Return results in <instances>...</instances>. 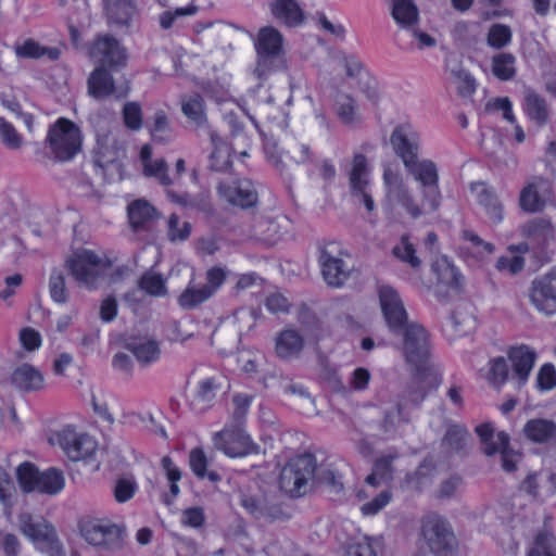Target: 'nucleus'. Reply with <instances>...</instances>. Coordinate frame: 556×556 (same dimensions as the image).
<instances>
[{
    "instance_id": "37998d69",
    "label": "nucleus",
    "mask_w": 556,
    "mask_h": 556,
    "mask_svg": "<svg viewBox=\"0 0 556 556\" xmlns=\"http://www.w3.org/2000/svg\"><path fill=\"white\" fill-rule=\"evenodd\" d=\"M181 111L190 122L198 126L205 125L207 122L204 99L198 93L181 99Z\"/></svg>"
},
{
    "instance_id": "20e7f679",
    "label": "nucleus",
    "mask_w": 556,
    "mask_h": 556,
    "mask_svg": "<svg viewBox=\"0 0 556 556\" xmlns=\"http://www.w3.org/2000/svg\"><path fill=\"white\" fill-rule=\"evenodd\" d=\"M282 42V35L276 28L266 26L260 29L255 41L257 63L254 70L258 79H264L273 71L285 67Z\"/></svg>"
},
{
    "instance_id": "c756f323",
    "label": "nucleus",
    "mask_w": 556,
    "mask_h": 556,
    "mask_svg": "<svg viewBox=\"0 0 556 556\" xmlns=\"http://www.w3.org/2000/svg\"><path fill=\"white\" fill-rule=\"evenodd\" d=\"M522 237L538 247H544L555 239V228L549 219L536 217L520 227Z\"/></svg>"
},
{
    "instance_id": "412c9836",
    "label": "nucleus",
    "mask_w": 556,
    "mask_h": 556,
    "mask_svg": "<svg viewBox=\"0 0 556 556\" xmlns=\"http://www.w3.org/2000/svg\"><path fill=\"white\" fill-rule=\"evenodd\" d=\"M420 136L410 124H402L393 130L390 142L405 167H412L417 161Z\"/></svg>"
},
{
    "instance_id": "69168bd1",
    "label": "nucleus",
    "mask_w": 556,
    "mask_h": 556,
    "mask_svg": "<svg viewBox=\"0 0 556 556\" xmlns=\"http://www.w3.org/2000/svg\"><path fill=\"white\" fill-rule=\"evenodd\" d=\"M150 131L152 138L156 141L164 142L170 139L172 131L168 118L163 111H159L154 114L153 124L150 128Z\"/></svg>"
},
{
    "instance_id": "473e14b6",
    "label": "nucleus",
    "mask_w": 556,
    "mask_h": 556,
    "mask_svg": "<svg viewBox=\"0 0 556 556\" xmlns=\"http://www.w3.org/2000/svg\"><path fill=\"white\" fill-rule=\"evenodd\" d=\"M399 458V452L395 448H389L380 455L374 463L372 471L365 479L366 483L378 486L388 483L393 477V462Z\"/></svg>"
},
{
    "instance_id": "b1692460",
    "label": "nucleus",
    "mask_w": 556,
    "mask_h": 556,
    "mask_svg": "<svg viewBox=\"0 0 556 556\" xmlns=\"http://www.w3.org/2000/svg\"><path fill=\"white\" fill-rule=\"evenodd\" d=\"M106 23L117 28H129L139 16L135 0H113L102 3Z\"/></svg>"
},
{
    "instance_id": "f03ea898",
    "label": "nucleus",
    "mask_w": 556,
    "mask_h": 556,
    "mask_svg": "<svg viewBox=\"0 0 556 556\" xmlns=\"http://www.w3.org/2000/svg\"><path fill=\"white\" fill-rule=\"evenodd\" d=\"M65 267L79 287L97 290L111 262L91 250H79L65 261Z\"/></svg>"
},
{
    "instance_id": "a19ab883",
    "label": "nucleus",
    "mask_w": 556,
    "mask_h": 556,
    "mask_svg": "<svg viewBox=\"0 0 556 556\" xmlns=\"http://www.w3.org/2000/svg\"><path fill=\"white\" fill-rule=\"evenodd\" d=\"M156 210L147 200L139 199L128 205V217L134 228L144 227L156 218Z\"/></svg>"
},
{
    "instance_id": "c03bdc74",
    "label": "nucleus",
    "mask_w": 556,
    "mask_h": 556,
    "mask_svg": "<svg viewBox=\"0 0 556 556\" xmlns=\"http://www.w3.org/2000/svg\"><path fill=\"white\" fill-rule=\"evenodd\" d=\"M123 154V149L119 147L114 138L105 136L102 141L99 140V155L94 164L101 168L109 166H117V160Z\"/></svg>"
},
{
    "instance_id": "2f4dec72",
    "label": "nucleus",
    "mask_w": 556,
    "mask_h": 556,
    "mask_svg": "<svg viewBox=\"0 0 556 556\" xmlns=\"http://www.w3.org/2000/svg\"><path fill=\"white\" fill-rule=\"evenodd\" d=\"M11 383L21 391L34 392L43 388L45 379L37 368L23 364L13 370Z\"/></svg>"
},
{
    "instance_id": "49530a36",
    "label": "nucleus",
    "mask_w": 556,
    "mask_h": 556,
    "mask_svg": "<svg viewBox=\"0 0 556 556\" xmlns=\"http://www.w3.org/2000/svg\"><path fill=\"white\" fill-rule=\"evenodd\" d=\"M469 433L464 426H448L443 439L442 446L450 453H460L468 440Z\"/></svg>"
},
{
    "instance_id": "e2e57ef3",
    "label": "nucleus",
    "mask_w": 556,
    "mask_h": 556,
    "mask_svg": "<svg viewBox=\"0 0 556 556\" xmlns=\"http://www.w3.org/2000/svg\"><path fill=\"white\" fill-rule=\"evenodd\" d=\"M379 547L377 539L363 536L349 545L345 556H377Z\"/></svg>"
},
{
    "instance_id": "0e129e2a",
    "label": "nucleus",
    "mask_w": 556,
    "mask_h": 556,
    "mask_svg": "<svg viewBox=\"0 0 556 556\" xmlns=\"http://www.w3.org/2000/svg\"><path fill=\"white\" fill-rule=\"evenodd\" d=\"M0 139L2 144L10 150H20L24 143L23 136L3 117H0Z\"/></svg>"
},
{
    "instance_id": "79ce46f5",
    "label": "nucleus",
    "mask_w": 556,
    "mask_h": 556,
    "mask_svg": "<svg viewBox=\"0 0 556 556\" xmlns=\"http://www.w3.org/2000/svg\"><path fill=\"white\" fill-rule=\"evenodd\" d=\"M208 135L214 148L210 155V168L215 172H224L230 165L229 149L216 131L210 129Z\"/></svg>"
},
{
    "instance_id": "7ed1b4c3",
    "label": "nucleus",
    "mask_w": 556,
    "mask_h": 556,
    "mask_svg": "<svg viewBox=\"0 0 556 556\" xmlns=\"http://www.w3.org/2000/svg\"><path fill=\"white\" fill-rule=\"evenodd\" d=\"M315 470L316 458L312 454L290 459L280 472V489L291 497L305 495L313 486Z\"/></svg>"
},
{
    "instance_id": "3c124183",
    "label": "nucleus",
    "mask_w": 556,
    "mask_h": 556,
    "mask_svg": "<svg viewBox=\"0 0 556 556\" xmlns=\"http://www.w3.org/2000/svg\"><path fill=\"white\" fill-rule=\"evenodd\" d=\"M432 270L435 273L440 282L457 287L459 285L460 274L457 268L442 256L432 264Z\"/></svg>"
},
{
    "instance_id": "c9c22d12",
    "label": "nucleus",
    "mask_w": 556,
    "mask_h": 556,
    "mask_svg": "<svg viewBox=\"0 0 556 556\" xmlns=\"http://www.w3.org/2000/svg\"><path fill=\"white\" fill-rule=\"evenodd\" d=\"M14 51L20 59H40L47 58L55 61L60 58L61 51L55 47H45L34 39H26L20 45H15Z\"/></svg>"
},
{
    "instance_id": "4d7b16f0",
    "label": "nucleus",
    "mask_w": 556,
    "mask_h": 556,
    "mask_svg": "<svg viewBox=\"0 0 556 556\" xmlns=\"http://www.w3.org/2000/svg\"><path fill=\"white\" fill-rule=\"evenodd\" d=\"M392 253L396 258L413 268H418L421 265L420 258L416 255L415 247L406 235L402 236L400 242L393 247Z\"/></svg>"
},
{
    "instance_id": "052dcab7",
    "label": "nucleus",
    "mask_w": 556,
    "mask_h": 556,
    "mask_svg": "<svg viewBox=\"0 0 556 556\" xmlns=\"http://www.w3.org/2000/svg\"><path fill=\"white\" fill-rule=\"evenodd\" d=\"M161 465L169 482V490L172 495V498L165 496L164 502L167 505H170L174 498L179 494V486L177 482L181 479V472L179 468L173 463L169 456H164L161 460Z\"/></svg>"
},
{
    "instance_id": "5701e85b",
    "label": "nucleus",
    "mask_w": 556,
    "mask_h": 556,
    "mask_svg": "<svg viewBox=\"0 0 556 556\" xmlns=\"http://www.w3.org/2000/svg\"><path fill=\"white\" fill-rule=\"evenodd\" d=\"M508 358L513 367L510 382L514 383L516 389H520L529 379L536 359V353L527 345H519L509 349Z\"/></svg>"
},
{
    "instance_id": "13d9d810",
    "label": "nucleus",
    "mask_w": 556,
    "mask_h": 556,
    "mask_svg": "<svg viewBox=\"0 0 556 556\" xmlns=\"http://www.w3.org/2000/svg\"><path fill=\"white\" fill-rule=\"evenodd\" d=\"M241 505L255 518L274 520L279 518L280 511L277 508H268L264 502L253 496L244 495Z\"/></svg>"
},
{
    "instance_id": "a878e982",
    "label": "nucleus",
    "mask_w": 556,
    "mask_h": 556,
    "mask_svg": "<svg viewBox=\"0 0 556 556\" xmlns=\"http://www.w3.org/2000/svg\"><path fill=\"white\" fill-rule=\"evenodd\" d=\"M470 188L489 219L495 224L501 223L503 220V205L494 189L482 181L471 184Z\"/></svg>"
},
{
    "instance_id": "423d86ee",
    "label": "nucleus",
    "mask_w": 556,
    "mask_h": 556,
    "mask_svg": "<svg viewBox=\"0 0 556 556\" xmlns=\"http://www.w3.org/2000/svg\"><path fill=\"white\" fill-rule=\"evenodd\" d=\"M79 533L90 545L117 552L124 547L125 529L106 519L86 518L79 522Z\"/></svg>"
},
{
    "instance_id": "cd10ccee",
    "label": "nucleus",
    "mask_w": 556,
    "mask_h": 556,
    "mask_svg": "<svg viewBox=\"0 0 556 556\" xmlns=\"http://www.w3.org/2000/svg\"><path fill=\"white\" fill-rule=\"evenodd\" d=\"M219 389L220 384L214 377L200 380L189 400L191 408L195 413L206 412L212 406Z\"/></svg>"
},
{
    "instance_id": "ddd939ff",
    "label": "nucleus",
    "mask_w": 556,
    "mask_h": 556,
    "mask_svg": "<svg viewBox=\"0 0 556 556\" xmlns=\"http://www.w3.org/2000/svg\"><path fill=\"white\" fill-rule=\"evenodd\" d=\"M214 445L229 457H242L258 453L260 446L255 444L243 427L228 426L215 433Z\"/></svg>"
},
{
    "instance_id": "aec40b11",
    "label": "nucleus",
    "mask_w": 556,
    "mask_h": 556,
    "mask_svg": "<svg viewBox=\"0 0 556 556\" xmlns=\"http://www.w3.org/2000/svg\"><path fill=\"white\" fill-rule=\"evenodd\" d=\"M58 442L70 459L77 462L92 456L97 442L87 433H78L66 427L58 432Z\"/></svg>"
},
{
    "instance_id": "f3484780",
    "label": "nucleus",
    "mask_w": 556,
    "mask_h": 556,
    "mask_svg": "<svg viewBox=\"0 0 556 556\" xmlns=\"http://www.w3.org/2000/svg\"><path fill=\"white\" fill-rule=\"evenodd\" d=\"M407 168L422 187L424 204L427 205L431 212L438 210L441 203V192L439 189V174L435 164L430 160H424L419 163L415 161L414 165Z\"/></svg>"
},
{
    "instance_id": "39448f33",
    "label": "nucleus",
    "mask_w": 556,
    "mask_h": 556,
    "mask_svg": "<svg viewBox=\"0 0 556 556\" xmlns=\"http://www.w3.org/2000/svg\"><path fill=\"white\" fill-rule=\"evenodd\" d=\"M18 527L39 552L48 556H65L55 528L45 518H35L28 513H23L18 516Z\"/></svg>"
},
{
    "instance_id": "58836bf2",
    "label": "nucleus",
    "mask_w": 556,
    "mask_h": 556,
    "mask_svg": "<svg viewBox=\"0 0 556 556\" xmlns=\"http://www.w3.org/2000/svg\"><path fill=\"white\" fill-rule=\"evenodd\" d=\"M334 112L338 118L348 126L359 122L356 101L350 94L337 93L334 98Z\"/></svg>"
},
{
    "instance_id": "393cba45",
    "label": "nucleus",
    "mask_w": 556,
    "mask_h": 556,
    "mask_svg": "<svg viewBox=\"0 0 556 556\" xmlns=\"http://www.w3.org/2000/svg\"><path fill=\"white\" fill-rule=\"evenodd\" d=\"M87 85L88 93L97 100H103L109 97L119 99L126 96V92L121 91L115 86L113 76L106 67H96L90 73Z\"/></svg>"
},
{
    "instance_id": "6ab92c4d",
    "label": "nucleus",
    "mask_w": 556,
    "mask_h": 556,
    "mask_svg": "<svg viewBox=\"0 0 556 556\" xmlns=\"http://www.w3.org/2000/svg\"><path fill=\"white\" fill-rule=\"evenodd\" d=\"M552 182L543 176H533L519 194V206L523 212L538 213L544 210L552 195Z\"/></svg>"
},
{
    "instance_id": "f257e3e1",
    "label": "nucleus",
    "mask_w": 556,
    "mask_h": 556,
    "mask_svg": "<svg viewBox=\"0 0 556 556\" xmlns=\"http://www.w3.org/2000/svg\"><path fill=\"white\" fill-rule=\"evenodd\" d=\"M439 383V374L437 375L430 367L416 368V374L399 403L386 413L383 420L386 431L399 422H407L409 418L405 409L408 406L417 407L426 399L428 391Z\"/></svg>"
},
{
    "instance_id": "9d476101",
    "label": "nucleus",
    "mask_w": 556,
    "mask_h": 556,
    "mask_svg": "<svg viewBox=\"0 0 556 556\" xmlns=\"http://www.w3.org/2000/svg\"><path fill=\"white\" fill-rule=\"evenodd\" d=\"M483 445V452L491 456L495 453L501 454L502 467L507 472H513L517 468L520 455L509 447V437L504 431L496 434L490 424H483L476 428Z\"/></svg>"
},
{
    "instance_id": "c85d7f7f",
    "label": "nucleus",
    "mask_w": 556,
    "mask_h": 556,
    "mask_svg": "<svg viewBox=\"0 0 556 556\" xmlns=\"http://www.w3.org/2000/svg\"><path fill=\"white\" fill-rule=\"evenodd\" d=\"M525 437L538 444L556 442V422L548 418H532L523 427Z\"/></svg>"
},
{
    "instance_id": "f8f14e48",
    "label": "nucleus",
    "mask_w": 556,
    "mask_h": 556,
    "mask_svg": "<svg viewBox=\"0 0 556 556\" xmlns=\"http://www.w3.org/2000/svg\"><path fill=\"white\" fill-rule=\"evenodd\" d=\"M90 59L99 64L98 67L119 68L126 65L127 53L122 43L113 36L98 35L89 45Z\"/></svg>"
},
{
    "instance_id": "f704fd0d",
    "label": "nucleus",
    "mask_w": 556,
    "mask_h": 556,
    "mask_svg": "<svg viewBox=\"0 0 556 556\" xmlns=\"http://www.w3.org/2000/svg\"><path fill=\"white\" fill-rule=\"evenodd\" d=\"M523 110L527 116L539 126L547 123L549 108L545 99L531 88L523 90Z\"/></svg>"
},
{
    "instance_id": "ea45409f",
    "label": "nucleus",
    "mask_w": 556,
    "mask_h": 556,
    "mask_svg": "<svg viewBox=\"0 0 556 556\" xmlns=\"http://www.w3.org/2000/svg\"><path fill=\"white\" fill-rule=\"evenodd\" d=\"M391 14L402 27H410L418 21V9L413 0H389Z\"/></svg>"
},
{
    "instance_id": "6e6d98bb",
    "label": "nucleus",
    "mask_w": 556,
    "mask_h": 556,
    "mask_svg": "<svg viewBox=\"0 0 556 556\" xmlns=\"http://www.w3.org/2000/svg\"><path fill=\"white\" fill-rule=\"evenodd\" d=\"M252 400H253L252 395L243 394V393H237L232 396L233 408H232V412L230 415L229 422L227 424L228 426H236V427L243 426L247 415H248V412H249V408L251 406Z\"/></svg>"
},
{
    "instance_id": "7c9ffc66",
    "label": "nucleus",
    "mask_w": 556,
    "mask_h": 556,
    "mask_svg": "<svg viewBox=\"0 0 556 556\" xmlns=\"http://www.w3.org/2000/svg\"><path fill=\"white\" fill-rule=\"evenodd\" d=\"M369 175L370 167L367 157L362 153H355L348 170L351 193L370 190Z\"/></svg>"
},
{
    "instance_id": "a18cd8bd",
    "label": "nucleus",
    "mask_w": 556,
    "mask_h": 556,
    "mask_svg": "<svg viewBox=\"0 0 556 556\" xmlns=\"http://www.w3.org/2000/svg\"><path fill=\"white\" fill-rule=\"evenodd\" d=\"M213 295L205 289V287L189 282L188 287L182 291L178 298V304L184 309H193L200 304L204 303Z\"/></svg>"
},
{
    "instance_id": "9b49d317",
    "label": "nucleus",
    "mask_w": 556,
    "mask_h": 556,
    "mask_svg": "<svg viewBox=\"0 0 556 556\" xmlns=\"http://www.w3.org/2000/svg\"><path fill=\"white\" fill-rule=\"evenodd\" d=\"M528 298L539 313L545 316L556 315V267L531 281Z\"/></svg>"
},
{
    "instance_id": "1a4fd4ad",
    "label": "nucleus",
    "mask_w": 556,
    "mask_h": 556,
    "mask_svg": "<svg viewBox=\"0 0 556 556\" xmlns=\"http://www.w3.org/2000/svg\"><path fill=\"white\" fill-rule=\"evenodd\" d=\"M421 535L434 556H447L457 544L450 525L437 515H429L422 520Z\"/></svg>"
},
{
    "instance_id": "680f3d73",
    "label": "nucleus",
    "mask_w": 556,
    "mask_h": 556,
    "mask_svg": "<svg viewBox=\"0 0 556 556\" xmlns=\"http://www.w3.org/2000/svg\"><path fill=\"white\" fill-rule=\"evenodd\" d=\"M143 175L149 178H154L162 186H170L173 179L168 175V166L164 159H155L154 161L147 163L142 167Z\"/></svg>"
},
{
    "instance_id": "0eeeda50",
    "label": "nucleus",
    "mask_w": 556,
    "mask_h": 556,
    "mask_svg": "<svg viewBox=\"0 0 556 556\" xmlns=\"http://www.w3.org/2000/svg\"><path fill=\"white\" fill-rule=\"evenodd\" d=\"M46 142L55 160L70 161L80 151L81 132L72 121L61 117L49 127Z\"/></svg>"
},
{
    "instance_id": "6e6552de",
    "label": "nucleus",
    "mask_w": 556,
    "mask_h": 556,
    "mask_svg": "<svg viewBox=\"0 0 556 556\" xmlns=\"http://www.w3.org/2000/svg\"><path fill=\"white\" fill-rule=\"evenodd\" d=\"M17 480L25 492H39L55 495L64 488L65 480L62 471L49 468L39 472L30 463H23L16 470Z\"/></svg>"
},
{
    "instance_id": "4c0bfd02",
    "label": "nucleus",
    "mask_w": 556,
    "mask_h": 556,
    "mask_svg": "<svg viewBox=\"0 0 556 556\" xmlns=\"http://www.w3.org/2000/svg\"><path fill=\"white\" fill-rule=\"evenodd\" d=\"M125 346L143 365L155 362L160 356L159 344L154 340H131Z\"/></svg>"
},
{
    "instance_id": "4be33fe9",
    "label": "nucleus",
    "mask_w": 556,
    "mask_h": 556,
    "mask_svg": "<svg viewBox=\"0 0 556 556\" xmlns=\"http://www.w3.org/2000/svg\"><path fill=\"white\" fill-rule=\"evenodd\" d=\"M220 198L232 205L248 208L256 204L257 192L249 179L222 181L217 186Z\"/></svg>"
},
{
    "instance_id": "864d4df0",
    "label": "nucleus",
    "mask_w": 556,
    "mask_h": 556,
    "mask_svg": "<svg viewBox=\"0 0 556 556\" xmlns=\"http://www.w3.org/2000/svg\"><path fill=\"white\" fill-rule=\"evenodd\" d=\"M139 288L151 296H165L167 288L161 274L154 271L144 273L139 279Z\"/></svg>"
},
{
    "instance_id": "72a5a7b5",
    "label": "nucleus",
    "mask_w": 556,
    "mask_h": 556,
    "mask_svg": "<svg viewBox=\"0 0 556 556\" xmlns=\"http://www.w3.org/2000/svg\"><path fill=\"white\" fill-rule=\"evenodd\" d=\"M475 327L476 319L473 315L468 311L467 306H459L452 313L444 326V331L448 339L453 340L470 333Z\"/></svg>"
},
{
    "instance_id": "de8ad7c7",
    "label": "nucleus",
    "mask_w": 556,
    "mask_h": 556,
    "mask_svg": "<svg viewBox=\"0 0 556 556\" xmlns=\"http://www.w3.org/2000/svg\"><path fill=\"white\" fill-rule=\"evenodd\" d=\"M189 465L193 473L200 479L207 478L212 482H218L222 479L216 471L206 470L208 460L202 448L197 447L190 451Z\"/></svg>"
},
{
    "instance_id": "bb28decb",
    "label": "nucleus",
    "mask_w": 556,
    "mask_h": 556,
    "mask_svg": "<svg viewBox=\"0 0 556 556\" xmlns=\"http://www.w3.org/2000/svg\"><path fill=\"white\" fill-rule=\"evenodd\" d=\"M270 12L287 27H298L305 22L304 11L295 0H274L270 3Z\"/></svg>"
},
{
    "instance_id": "4468645a",
    "label": "nucleus",
    "mask_w": 556,
    "mask_h": 556,
    "mask_svg": "<svg viewBox=\"0 0 556 556\" xmlns=\"http://www.w3.org/2000/svg\"><path fill=\"white\" fill-rule=\"evenodd\" d=\"M340 255V247L331 242L320 249L318 257L321 275L326 283L334 288L343 286L351 273V268Z\"/></svg>"
},
{
    "instance_id": "09e8293b",
    "label": "nucleus",
    "mask_w": 556,
    "mask_h": 556,
    "mask_svg": "<svg viewBox=\"0 0 556 556\" xmlns=\"http://www.w3.org/2000/svg\"><path fill=\"white\" fill-rule=\"evenodd\" d=\"M49 294L53 302L66 304L70 300V290L66 287V277L60 269H52L49 277Z\"/></svg>"
},
{
    "instance_id": "dca6fc26",
    "label": "nucleus",
    "mask_w": 556,
    "mask_h": 556,
    "mask_svg": "<svg viewBox=\"0 0 556 556\" xmlns=\"http://www.w3.org/2000/svg\"><path fill=\"white\" fill-rule=\"evenodd\" d=\"M401 333L404 338L403 350L406 361L416 368L429 367L427 364L430 355L429 336L426 329L412 323Z\"/></svg>"
},
{
    "instance_id": "e433bc0d",
    "label": "nucleus",
    "mask_w": 556,
    "mask_h": 556,
    "mask_svg": "<svg viewBox=\"0 0 556 556\" xmlns=\"http://www.w3.org/2000/svg\"><path fill=\"white\" fill-rule=\"evenodd\" d=\"M303 345L302 336L293 329L283 330L276 338V353L280 358L286 359L298 355Z\"/></svg>"
},
{
    "instance_id": "5fc2aeb1",
    "label": "nucleus",
    "mask_w": 556,
    "mask_h": 556,
    "mask_svg": "<svg viewBox=\"0 0 556 556\" xmlns=\"http://www.w3.org/2000/svg\"><path fill=\"white\" fill-rule=\"evenodd\" d=\"M527 556H556L555 535L546 530L539 532Z\"/></svg>"
},
{
    "instance_id": "338daca9",
    "label": "nucleus",
    "mask_w": 556,
    "mask_h": 556,
    "mask_svg": "<svg viewBox=\"0 0 556 556\" xmlns=\"http://www.w3.org/2000/svg\"><path fill=\"white\" fill-rule=\"evenodd\" d=\"M526 260L520 255H503L497 258L495 267L498 271L515 276L525 268Z\"/></svg>"
},
{
    "instance_id": "774afa93",
    "label": "nucleus",
    "mask_w": 556,
    "mask_h": 556,
    "mask_svg": "<svg viewBox=\"0 0 556 556\" xmlns=\"http://www.w3.org/2000/svg\"><path fill=\"white\" fill-rule=\"evenodd\" d=\"M509 375L508 365L504 357H495L490 362L489 380L492 384L501 387Z\"/></svg>"
},
{
    "instance_id": "2eb2a0df",
    "label": "nucleus",
    "mask_w": 556,
    "mask_h": 556,
    "mask_svg": "<svg viewBox=\"0 0 556 556\" xmlns=\"http://www.w3.org/2000/svg\"><path fill=\"white\" fill-rule=\"evenodd\" d=\"M383 181L387 188L388 199L393 203L400 204L410 217L416 219L427 211H430L424 203L421 206L416 203L412 192L404 184V180L399 173L391 168H386L383 173Z\"/></svg>"
},
{
    "instance_id": "8fccbe9b",
    "label": "nucleus",
    "mask_w": 556,
    "mask_h": 556,
    "mask_svg": "<svg viewBox=\"0 0 556 556\" xmlns=\"http://www.w3.org/2000/svg\"><path fill=\"white\" fill-rule=\"evenodd\" d=\"M516 58L511 53H498L492 58V73L500 80H510L516 75Z\"/></svg>"
},
{
    "instance_id": "a211bd4d",
    "label": "nucleus",
    "mask_w": 556,
    "mask_h": 556,
    "mask_svg": "<svg viewBox=\"0 0 556 556\" xmlns=\"http://www.w3.org/2000/svg\"><path fill=\"white\" fill-rule=\"evenodd\" d=\"M380 306L389 329L393 333H400L408 326L407 313L397 291L388 285H382L378 290Z\"/></svg>"
},
{
    "instance_id": "bf43d9fd",
    "label": "nucleus",
    "mask_w": 556,
    "mask_h": 556,
    "mask_svg": "<svg viewBox=\"0 0 556 556\" xmlns=\"http://www.w3.org/2000/svg\"><path fill=\"white\" fill-rule=\"evenodd\" d=\"M513 37L511 29L505 24H493L486 35V43L493 49H502L510 43Z\"/></svg>"
},
{
    "instance_id": "603ef678",
    "label": "nucleus",
    "mask_w": 556,
    "mask_h": 556,
    "mask_svg": "<svg viewBox=\"0 0 556 556\" xmlns=\"http://www.w3.org/2000/svg\"><path fill=\"white\" fill-rule=\"evenodd\" d=\"M321 485L329 490L330 493L338 494L343 490V483L341 481V476L336 472L333 469L328 467H317L315 470V476L313 480V485Z\"/></svg>"
}]
</instances>
